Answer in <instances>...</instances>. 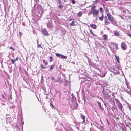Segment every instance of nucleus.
Instances as JSON below:
<instances>
[{"label": "nucleus", "mask_w": 131, "mask_h": 131, "mask_svg": "<svg viewBox=\"0 0 131 131\" xmlns=\"http://www.w3.org/2000/svg\"><path fill=\"white\" fill-rule=\"evenodd\" d=\"M58 3L59 4H61V1H60H60H58Z\"/></svg>", "instance_id": "72a5a7b5"}, {"label": "nucleus", "mask_w": 131, "mask_h": 131, "mask_svg": "<svg viewBox=\"0 0 131 131\" xmlns=\"http://www.w3.org/2000/svg\"><path fill=\"white\" fill-rule=\"evenodd\" d=\"M103 15H102L101 17H99V20L101 21H102L103 20Z\"/></svg>", "instance_id": "5701e85b"}, {"label": "nucleus", "mask_w": 131, "mask_h": 131, "mask_svg": "<svg viewBox=\"0 0 131 131\" xmlns=\"http://www.w3.org/2000/svg\"><path fill=\"white\" fill-rule=\"evenodd\" d=\"M2 97H3L4 99H5V97H4V95H3V94H2Z\"/></svg>", "instance_id": "c9c22d12"}, {"label": "nucleus", "mask_w": 131, "mask_h": 131, "mask_svg": "<svg viewBox=\"0 0 131 131\" xmlns=\"http://www.w3.org/2000/svg\"><path fill=\"white\" fill-rule=\"evenodd\" d=\"M61 54H60L56 53V56L60 58Z\"/></svg>", "instance_id": "412c9836"}, {"label": "nucleus", "mask_w": 131, "mask_h": 131, "mask_svg": "<svg viewBox=\"0 0 131 131\" xmlns=\"http://www.w3.org/2000/svg\"><path fill=\"white\" fill-rule=\"evenodd\" d=\"M81 117L82 118L83 120V121L82 122V123L83 124L85 122V117L84 115H82L81 116Z\"/></svg>", "instance_id": "1a4fd4ad"}, {"label": "nucleus", "mask_w": 131, "mask_h": 131, "mask_svg": "<svg viewBox=\"0 0 131 131\" xmlns=\"http://www.w3.org/2000/svg\"><path fill=\"white\" fill-rule=\"evenodd\" d=\"M50 104L51 105H52V107H53V105L51 103H50Z\"/></svg>", "instance_id": "37998d69"}, {"label": "nucleus", "mask_w": 131, "mask_h": 131, "mask_svg": "<svg viewBox=\"0 0 131 131\" xmlns=\"http://www.w3.org/2000/svg\"><path fill=\"white\" fill-rule=\"evenodd\" d=\"M129 25L130 26V28H131V25Z\"/></svg>", "instance_id": "8fccbe9b"}, {"label": "nucleus", "mask_w": 131, "mask_h": 131, "mask_svg": "<svg viewBox=\"0 0 131 131\" xmlns=\"http://www.w3.org/2000/svg\"><path fill=\"white\" fill-rule=\"evenodd\" d=\"M37 47L38 48H43L42 46H41V45L40 44H38L37 45Z\"/></svg>", "instance_id": "c85d7f7f"}, {"label": "nucleus", "mask_w": 131, "mask_h": 131, "mask_svg": "<svg viewBox=\"0 0 131 131\" xmlns=\"http://www.w3.org/2000/svg\"><path fill=\"white\" fill-rule=\"evenodd\" d=\"M4 95H6V93L5 92H4Z\"/></svg>", "instance_id": "a18cd8bd"}, {"label": "nucleus", "mask_w": 131, "mask_h": 131, "mask_svg": "<svg viewBox=\"0 0 131 131\" xmlns=\"http://www.w3.org/2000/svg\"><path fill=\"white\" fill-rule=\"evenodd\" d=\"M127 35H128L131 38V35L129 34H127Z\"/></svg>", "instance_id": "473e14b6"}, {"label": "nucleus", "mask_w": 131, "mask_h": 131, "mask_svg": "<svg viewBox=\"0 0 131 131\" xmlns=\"http://www.w3.org/2000/svg\"><path fill=\"white\" fill-rule=\"evenodd\" d=\"M105 23L106 25H108L110 23L108 21L107 19H105Z\"/></svg>", "instance_id": "4468645a"}, {"label": "nucleus", "mask_w": 131, "mask_h": 131, "mask_svg": "<svg viewBox=\"0 0 131 131\" xmlns=\"http://www.w3.org/2000/svg\"><path fill=\"white\" fill-rule=\"evenodd\" d=\"M107 16L108 17V19L110 21H112V20L114 19L113 16L109 13L107 14Z\"/></svg>", "instance_id": "f03ea898"}, {"label": "nucleus", "mask_w": 131, "mask_h": 131, "mask_svg": "<svg viewBox=\"0 0 131 131\" xmlns=\"http://www.w3.org/2000/svg\"><path fill=\"white\" fill-rule=\"evenodd\" d=\"M99 9H100V11L101 12V13H102V10H103L102 8V7H101Z\"/></svg>", "instance_id": "7c9ffc66"}, {"label": "nucleus", "mask_w": 131, "mask_h": 131, "mask_svg": "<svg viewBox=\"0 0 131 131\" xmlns=\"http://www.w3.org/2000/svg\"><path fill=\"white\" fill-rule=\"evenodd\" d=\"M78 15L79 17H80L82 15V13L81 12H79L78 14Z\"/></svg>", "instance_id": "f3484780"}, {"label": "nucleus", "mask_w": 131, "mask_h": 131, "mask_svg": "<svg viewBox=\"0 0 131 131\" xmlns=\"http://www.w3.org/2000/svg\"><path fill=\"white\" fill-rule=\"evenodd\" d=\"M120 66L119 65H116L115 69H117V70H119H119L120 69Z\"/></svg>", "instance_id": "9b49d317"}, {"label": "nucleus", "mask_w": 131, "mask_h": 131, "mask_svg": "<svg viewBox=\"0 0 131 131\" xmlns=\"http://www.w3.org/2000/svg\"><path fill=\"white\" fill-rule=\"evenodd\" d=\"M60 58H61L63 59H66L67 58V57L64 56L63 55L61 54Z\"/></svg>", "instance_id": "aec40b11"}, {"label": "nucleus", "mask_w": 131, "mask_h": 131, "mask_svg": "<svg viewBox=\"0 0 131 131\" xmlns=\"http://www.w3.org/2000/svg\"><path fill=\"white\" fill-rule=\"evenodd\" d=\"M75 2L74 1L73 2H72V3H73V4H75Z\"/></svg>", "instance_id": "c03bdc74"}, {"label": "nucleus", "mask_w": 131, "mask_h": 131, "mask_svg": "<svg viewBox=\"0 0 131 131\" xmlns=\"http://www.w3.org/2000/svg\"><path fill=\"white\" fill-rule=\"evenodd\" d=\"M58 0V1H60V0Z\"/></svg>", "instance_id": "603ef678"}, {"label": "nucleus", "mask_w": 131, "mask_h": 131, "mask_svg": "<svg viewBox=\"0 0 131 131\" xmlns=\"http://www.w3.org/2000/svg\"><path fill=\"white\" fill-rule=\"evenodd\" d=\"M43 63H45V60H44L43 61Z\"/></svg>", "instance_id": "09e8293b"}, {"label": "nucleus", "mask_w": 131, "mask_h": 131, "mask_svg": "<svg viewBox=\"0 0 131 131\" xmlns=\"http://www.w3.org/2000/svg\"><path fill=\"white\" fill-rule=\"evenodd\" d=\"M44 64H45L46 65H47V64H48V63L47 62H45Z\"/></svg>", "instance_id": "e433bc0d"}, {"label": "nucleus", "mask_w": 131, "mask_h": 131, "mask_svg": "<svg viewBox=\"0 0 131 131\" xmlns=\"http://www.w3.org/2000/svg\"><path fill=\"white\" fill-rule=\"evenodd\" d=\"M95 6H92L91 8V10L93 11H94L95 10H96L95 9Z\"/></svg>", "instance_id": "dca6fc26"}, {"label": "nucleus", "mask_w": 131, "mask_h": 131, "mask_svg": "<svg viewBox=\"0 0 131 131\" xmlns=\"http://www.w3.org/2000/svg\"><path fill=\"white\" fill-rule=\"evenodd\" d=\"M126 46L125 43L124 42H122L121 45V47L122 49L123 50H125V46Z\"/></svg>", "instance_id": "7ed1b4c3"}, {"label": "nucleus", "mask_w": 131, "mask_h": 131, "mask_svg": "<svg viewBox=\"0 0 131 131\" xmlns=\"http://www.w3.org/2000/svg\"><path fill=\"white\" fill-rule=\"evenodd\" d=\"M112 43L114 44L113 47V48L114 49L115 48V50L117 49H118V45L117 44H115L114 43Z\"/></svg>", "instance_id": "423d86ee"}, {"label": "nucleus", "mask_w": 131, "mask_h": 131, "mask_svg": "<svg viewBox=\"0 0 131 131\" xmlns=\"http://www.w3.org/2000/svg\"><path fill=\"white\" fill-rule=\"evenodd\" d=\"M126 85L127 86V88H129V87H128V84L126 83Z\"/></svg>", "instance_id": "4c0bfd02"}, {"label": "nucleus", "mask_w": 131, "mask_h": 131, "mask_svg": "<svg viewBox=\"0 0 131 131\" xmlns=\"http://www.w3.org/2000/svg\"><path fill=\"white\" fill-rule=\"evenodd\" d=\"M74 104H75V105H77H77H78V104L77 103V102H75V103H74Z\"/></svg>", "instance_id": "58836bf2"}, {"label": "nucleus", "mask_w": 131, "mask_h": 131, "mask_svg": "<svg viewBox=\"0 0 131 131\" xmlns=\"http://www.w3.org/2000/svg\"><path fill=\"white\" fill-rule=\"evenodd\" d=\"M72 20H73V19H70L69 20V21H71Z\"/></svg>", "instance_id": "49530a36"}, {"label": "nucleus", "mask_w": 131, "mask_h": 131, "mask_svg": "<svg viewBox=\"0 0 131 131\" xmlns=\"http://www.w3.org/2000/svg\"><path fill=\"white\" fill-rule=\"evenodd\" d=\"M90 32L91 34L94 36H95V35L93 32L91 30H90Z\"/></svg>", "instance_id": "bb28decb"}, {"label": "nucleus", "mask_w": 131, "mask_h": 131, "mask_svg": "<svg viewBox=\"0 0 131 131\" xmlns=\"http://www.w3.org/2000/svg\"><path fill=\"white\" fill-rule=\"evenodd\" d=\"M70 25L71 26H75V22L74 21H73L70 23Z\"/></svg>", "instance_id": "2eb2a0df"}, {"label": "nucleus", "mask_w": 131, "mask_h": 131, "mask_svg": "<svg viewBox=\"0 0 131 131\" xmlns=\"http://www.w3.org/2000/svg\"><path fill=\"white\" fill-rule=\"evenodd\" d=\"M99 12V10H96L94 11L93 13V17H95V16H97Z\"/></svg>", "instance_id": "20e7f679"}, {"label": "nucleus", "mask_w": 131, "mask_h": 131, "mask_svg": "<svg viewBox=\"0 0 131 131\" xmlns=\"http://www.w3.org/2000/svg\"><path fill=\"white\" fill-rule=\"evenodd\" d=\"M107 122L108 124H109V122H108V121L107 119Z\"/></svg>", "instance_id": "a19ab883"}, {"label": "nucleus", "mask_w": 131, "mask_h": 131, "mask_svg": "<svg viewBox=\"0 0 131 131\" xmlns=\"http://www.w3.org/2000/svg\"><path fill=\"white\" fill-rule=\"evenodd\" d=\"M50 60H49V61L50 62H51L52 61L53 58L51 56L50 57Z\"/></svg>", "instance_id": "393cba45"}, {"label": "nucleus", "mask_w": 131, "mask_h": 131, "mask_svg": "<svg viewBox=\"0 0 131 131\" xmlns=\"http://www.w3.org/2000/svg\"><path fill=\"white\" fill-rule=\"evenodd\" d=\"M19 35H22V34L20 32H19Z\"/></svg>", "instance_id": "ea45409f"}, {"label": "nucleus", "mask_w": 131, "mask_h": 131, "mask_svg": "<svg viewBox=\"0 0 131 131\" xmlns=\"http://www.w3.org/2000/svg\"><path fill=\"white\" fill-rule=\"evenodd\" d=\"M115 100H117V99H115Z\"/></svg>", "instance_id": "3c124183"}, {"label": "nucleus", "mask_w": 131, "mask_h": 131, "mask_svg": "<svg viewBox=\"0 0 131 131\" xmlns=\"http://www.w3.org/2000/svg\"><path fill=\"white\" fill-rule=\"evenodd\" d=\"M93 13V11L91 10L88 14L89 15H90Z\"/></svg>", "instance_id": "6ab92c4d"}, {"label": "nucleus", "mask_w": 131, "mask_h": 131, "mask_svg": "<svg viewBox=\"0 0 131 131\" xmlns=\"http://www.w3.org/2000/svg\"><path fill=\"white\" fill-rule=\"evenodd\" d=\"M111 22H112V23L113 25H116V22L114 20V19L112 20V21H111Z\"/></svg>", "instance_id": "9d476101"}, {"label": "nucleus", "mask_w": 131, "mask_h": 131, "mask_svg": "<svg viewBox=\"0 0 131 131\" xmlns=\"http://www.w3.org/2000/svg\"><path fill=\"white\" fill-rule=\"evenodd\" d=\"M54 67V65L53 64L51 66H50V70H52L53 69V68Z\"/></svg>", "instance_id": "a878e982"}, {"label": "nucleus", "mask_w": 131, "mask_h": 131, "mask_svg": "<svg viewBox=\"0 0 131 131\" xmlns=\"http://www.w3.org/2000/svg\"><path fill=\"white\" fill-rule=\"evenodd\" d=\"M42 32L44 35L46 36H47L49 35L48 32L45 30H42Z\"/></svg>", "instance_id": "39448f33"}, {"label": "nucleus", "mask_w": 131, "mask_h": 131, "mask_svg": "<svg viewBox=\"0 0 131 131\" xmlns=\"http://www.w3.org/2000/svg\"><path fill=\"white\" fill-rule=\"evenodd\" d=\"M118 107L120 109V110L122 111V106L121 104L118 105Z\"/></svg>", "instance_id": "f8f14e48"}, {"label": "nucleus", "mask_w": 131, "mask_h": 131, "mask_svg": "<svg viewBox=\"0 0 131 131\" xmlns=\"http://www.w3.org/2000/svg\"><path fill=\"white\" fill-rule=\"evenodd\" d=\"M115 57H116V59L117 60V62L118 63H119V57L118 56H115Z\"/></svg>", "instance_id": "ddd939ff"}, {"label": "nucleus", "mask_w": 131, "mask_h": 131, "mask_svg": "<svg viewBox=\"0 0 131 131\" xmlns=\"http://www.w3.org/2000/svg\"><path fill=\"white\" fill-rule=\"evenodd\" d=\"M114 34L115 36L118 37L120 35V34L119 32L116 31H115L114 32Z\"/></svg>", "instance_id": "0eeeda50"}, {"label": "nucleus", "mask_w": 131, "mask_h": 131, "mask_svg": "<svg viewBox=\"0 0 131 131\" xmlns=\"http://www.w3.org/2000/svg\"><path fill=\"white\" fill-rule=\"evenodd\" d=\"M90 27L93 28L94 29H96L97 28L96 25L94 24H90Z\"/></svg>", "instance_id": "6e6552de"}, {"label": "nucleus", "mask_w": 131, "mask_h": 131, "mask_svg": "<svg viewBox=\"0 0 131 131\" xmlns=\"http://www.w3.org/2000/svg\"><path fill=\"white\" fill-rule=\"evenodd\" d=\"M58 7L60 8V9H61L63 7H62V5H60L59 6V7Z\"/></svg>", "instance_id": "c756f323"}, {"label": "nucleus", "mask_w": 131, "mask_h": 131, "mask_svg": "<svg viewBox=\"0 0 131 131\" xmlns=\"http://www.w3.org/2000/svg\"><path fill=\"white\" fill-rule=\"evenodd\" d=\"M105 19H107V17L106 16H105Z\"/></svg>", "instance_id": "79ce46f5"}, {"label": "nucleus", "mask_w": 131, "mask_h": 131, "mask_svg": "<svg viewBox=\"0 0 131 131\" xmlns=\"http://www.w3.org/2000/svg\"><path fill=\"white\" fill-rule=\"evenodd\" d=\"M16 59V60H18V58H16L15 59Z\"/></svg>", "instance_id": "de8ad7c7"}, {"label": "nucleus", "mask_w": 131, "mask_h": 131, "mask_svg": "<svg viewBox=\"0 0 131 131\" xmlns=\"http://www.w3.org/2000/svg\"><path fill=\"white\" fill-rule=\"evenodd\" d=\"M41 67L43 69H44L46 67L45 66H44L42 64L41 66Z\"/></svg>", "instance_id": "cd10ccee"}, {"label": "nucleus", "mask_w": 131, "mask_h": 131, "mask_svg": "<svg viewBox=\"0 0 131 131\" xmlns=\"http://www.w3.org/2000/svg\"><path fill=\"white\" fill-rule=\"evenodd\" d=\"M37 43H38V41H37Z\"/></svg>", "instance_id": "864d4df0"}, {"label": "nucleus", "mask_w": 131, "mask_h": 131, "mask_svg": "<svg viewBox=\"0 0 131 131\" xmlns=\"http://www.w3.org/2000/svg\"><path fill=\"white\" fill-rule=\"evenodd\" d=\"M10 49H12L13 51H14V49L13 48V47H10Z\"/></svg>", "instance_id": "f704fd0d"}, {"label": "nucleus", "mask_w": 131, "mask_h": 131, "mask_svg": "<svg viewBox=\"0 0 131 131\" xmlns=\"http://www.w3.org/2000/svg\"><path fill=\"white\" fill-rule=\"evenodd\" d=\"M110 71L113 73L115 74H119L120 73L119 70L116 69H115L114 67L111 68Z\"/></svg>", "instance_id": "f257e3e1"}, {"label": "nucleus", "mask_w": 131, "mask_h": 131, "mask_svg": "<svg viewBox=\"0 0 131 131\" xmlns=\"http://www.w3.org/2000/svg\"><path fill=\"white\" fill-rule=\"evenodd\" d=\"M16 61V59H11V61H12V64H14L15 62Z\"/></svg>", "instance_id": "4be33fe9"}, {"label": "nucleus", "mask_w": 131, "mask_h": 131, "mask_svg": "<svg viewBox=\"0 0 131 131\" xmlns=\"http://www.w3.org/2000/svg\"><path fill=\"white\" fill-rule=\"evenodd\" d=\"M104 37V40H107V38H106L107 36L105 35H103Z\"/></svg>", "instance_id": "b1692460"}, {"label": "nucleus", "mask_w": 131, "mask_h": 131, "mask_svg": "<svg viewBox=\"0 0 131 131\" xmlns=\"http://www.w3.org/2000/svg\"><path fill=\"white\" fill-rule=\"evenodd\" d=\"M98 105L99 107L100 108L101 110H102V108L101 107V104L100 103V102H98Z\"/></svg>", "instance_id": "a211bd4d"}, {"label": "nucleus", "mask_w": 131, "mask_h": 131, "mask_svg": "<svg viewBox=\"0 0 131 131\" xmlns=\"http://www.w3.org/2000/svg\"><path fill=\"white\" fill-rule=\"evenodd\" d=\"M51 79L53 81H54V77H51Z\"/></svg>", "instance_id": "2f4dec72"}]
</instances>
